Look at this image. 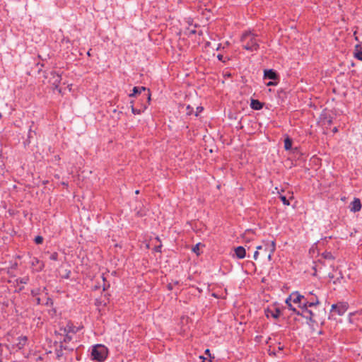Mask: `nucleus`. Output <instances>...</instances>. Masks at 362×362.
<instances>
[{
    "mask_svg": "<svg viewBox=\"0 0 362 362\" xmlns=\"http://www.w3.org/2000/svg\"><path fill=\"white\" fill-rule=\"evenodd\" d=\"M240 41L243 47L246 50L254 52L258 50L259 47L257 35L251 32L244 33L241 36Z\"/></svg>",
    "mask_w": 362,
    "mask_h": 362,
    "instance_id": "obj_1",
    "label": "nucleus"
},
{
    "mask_svg": "<svg viewBox=\"0 0 362 362\" xmlns=\"http://www.w3.org/2000/svg\"><path fill=\"white\" fill-rule=\"evenodd\" d=\"M108 355L107 348L103 344H96L93 346L91 351V358L96 362H103Z\"/></svg>",
    "mask_w": 362,
    "mask_h": 362,
    "instance_id": "obj_2",
    "label": "nucleus"
},
{
    "mask_svg": "<svg viewBox=\"0 0 362 362\" xmlns=\"http://www.w3.org/2000/svg\"><path fill=\"white\" fill-rule=\"evenodd\" d=\"M132 93L129 94V97H134L136 95H141L142 98L146 99L147 103H150L151 101V91L148 88L144 86H135L133 88Z\"/></svg>",
    "mask_w": 362,
    "mask_h": 362,
    "instance_id": "obj_3",
    "label": "nucleus"
},
{
    "mask_svg": "<svg viewBox=\"0 0 362 362\" xmlns=\"http://www.w3.org/2000/svg\"><path fill=\"white\" fill-rule=\"evenodd\" d=\"M349 308V304L346 302H338L332 305L331 311L336 313L338 315H343Z\"/></svg>",
    "mask_w": 362,
    "mask_h": 362,
    "instance_id": "obj_4",
    "label": "nucleus"
},
{
    "mask_svg": "<svg viewBox=\"0 0 362 362\" xmlns=\"http://www.w3.org/2000/svg\"><path fill=\"white\" fill-rule=\"evenodd\" d=\"M62 81V76L57 71H52L50 72V77L49 78V82L54 87V89L59 90L61 93V89L59 88V86Z\"/></svg>",
    "mask_w": 362,
    "mask_h": 362,
    "instance_id": "obj_5",
    "label": "nucleus"
},
{
    "mask_svg": "<svg viewBox=\"0 0 362 362\" xmlns=\"http://www.w3.org/2000/svg\"><path fill=\"white\" fill-rule=\"evenodd\" d=\"M296 315L308 320L310 322H315V320H314L315 314L308 308H303V310L296 312Z\"/></svg>",
    "mask_w": 362,
    "mask_h": 362,
    "instance_id": "obj_6",
    "label": "nucleus"
},
{
    "mask_svg": "<svg viewBox=\"0 0 362 362\" xmlns=\"http://www.w3.org/2000/svg\"><path fill=\"white\" fill-rule=\"evenodd\" d=\"M264 313L267 318L272 317L274 319H277L281 315V310L279 308L273 306L272 308H267L265 309Z\"/></svg>",
    "mask_w": 362,
    "mask_h": 362,
    "instance_id": "obj_7",
    "label": "nucleus"
},
{
    "mask_svg": "<svg viewBox=\"0 0 362 362\" xmlns=\"http://www.w3.org/2000/svg\"><path fill=\"white\" fill-rule=\"evenodd\" d=\"M276 250V243L274 241L268 242L264 243V252L267 254L269 260L272 259V256Z\"/></svg>",
    "mask_w": 362,
    "mask_h": 362,
    "instance_id": "obj_8",
    "label": "nucleus"
},
{
    "mask_svg": "<svg viewBox=\"0 0 362 362\" xmlns=\"http://www.w3.org/2000/svg\"><path fill=\"white\" fill-rule=\"evenodd\" d=\"M319 304H320V301L317 297H315V301H309L308 298H307L304 296V299H303V300H302L301 307H299V308H300V310H301L305 308L315 307Z\"/></svg>",
    "mask_w": 362,
    "mask_h": 362,
    "instance_id": "obj_9",
    "label": "nucleus"
},
{
    "mask_svg": "<svg viewBox=\"0 0 362 362\" xmlns=\"http://www.w3.org/2000/svg\"><path fill=\"white\" fill-rule=\"evenodd\" d=\"M56 336L58 337L59 341H63V344H68L72 340V337L68 334H63L62 332H55Z\"/></svg>",
    "mask_w": 362,
    "mask_h": 362,
    "instance_id": "obj_10",
    "label": "nucleus"
},
{
    "mask_svg": "<svg viewBox=\"0 0 362 362\" xmlns=\"http://www.w3.org/2000/svg\"><path fill=\"white\" fill-rule=\"evenodd\" d=\"M264 78L265 79H271L273 81H276V80H279V75L273 69H266L264 71Z\"/></svg>",
    "mask_w": 362,
    "mask_h": 362,
    "instance_id": "obj_11",
    "label": "nucleus"
},
{
    "mask_svg": "<svg viewBox=\"0 0 362 362\" xmlns=\"http://www.w3.org/2000/svg\"><path fill=\"white\" fill-rule=\"evenodd\" d=\"M78 328L75 327L72 323L69 322L65 327H62L59 329V332H62L63 334H70L74 333L76 334L78 332Z\"/></svg>",
    "mask_w": 362,
    "mask_h": 362,
    "instance_id": "obj_12",
    "label": "nucleus"
},
{
    "mask_svg": "<svg viewBox=\"0 0 362 362\" xmlns=\"http://www.w3.org/2000/svg\"><path fill=\"white\" fill-rule=\"evenodd\" d=\"M288 298H291V300L293 303H298V307H301V303L303 299H304V296L300 295L298 292L292 293Z\"/></svg>",
    "mask_w": 362,
    "mask_h": 362,
    "instance_id": "obj_13",
    "label": "nucleus"
},
{
    "mask_svg": "<svg viewBox=\"0 0 362 362\" xmlns=\"http://www.w3.org/2000/svg\"><path fill=\"white\" fill-rule=\"evenodd\" d=\"M361 209V201L358 198H354V201L350 204V210L353 212H358Z\"/></svg>",
    "mask_w": 362,
    "mask_h": 362,
    "instance_id": "obj_14",
    "label": "nucleus"
},
{
    "mask_svg": "<svg viewBox=\"0 0 362 362\" xmlns=\"http://www.w3.org/2000/svg\"><path fill=\"white\" fill-rule=\"evenodd\" d=\"M149 104L150 103H147V101H146L145 103H142L141 104L140 108H137L134 107V105H132V112L134 115H140L141 112H144V110L147 108Z\"/></svg>",
    "mask_w": 362,
    "mask_h": 362,
    "instance_id": "obj_15",
    "label": "nucleus"
},
{
    "mask_svg": "<svg viewBox=\"0 0 362 362\" xmlns=\"http://www.w3.org/2000/svg\"><path fill=\"white\" fill-rule=\"evenodd\" d=\"M235 254L238 259H243L246 255L245 249L243 246H238L235 249Z\"/></svg>",
    "mask_w": 362,
    "mask_h": 362,
    "instance_id": "obj_16",
    "label": "nucleus"
},
{
    "mask_svg": "<svg viewBox=\"0 0 362 362\" xmlns=\"http://www.w3.org/2000/svg\"><path fill=\"white\" fill-rule=\"evenodd\" d=\"M264 104L258 100L252 99L250 103V107L255 110H259L263 107Z\"/></svg>",
    "mask_w": 362,
    "mask_h": 362,
    "instance_id": "obj_17",
    "label": "nucleus"
},
{
    "mask_svg": "<svg viewBox=\"0 0 362 362\" xmlns=\"http://www.w3.org/2000/svg\"><path fill=\"white\" fill-rule=\"evenodd\" d=\"M354 55L357 59L362 62V50L359 45H356L355 46V51Z\"/></svg>",
    "mask_w": 362,
    "mask_h": 362,
    "instance_id": "obj_18",
    "label": "nucleus"
},
{
    "mask_svg": "<svg viewBox=\"0 0 362 362\" xmlns=\"http://www.w3.org/2000/svg\"><path fill=\"white\" fill-rule=\"evenodd\" d=\"M28 339L26 337H21L18 338V343L17 344V347L19 349H21L24 347L26 344Z\"/></svg>",
    "mask_w": 362,
    "mask_h": 362,
    "instance_id": "obj_19",
    "label": "nucleus"
},
{
    "mask_svg": "<svg viewBox=\"0 0 362 362\" xmlns=\"http://www.w3.org/2000/svg\"><path fill=\"white\" fill-rule=\"evenodd\" d=\"M292 147V140L289 137H286L284 139V148L288 151L290 150Z\"/></svg>",
    "mask_w": 362,
    "mask_h": 362,
    "instance_id": "obj_20",
    "label": "nucleus"
},
{
    "mask_svg": "<svg viewBox=\"0 0 362 362\" xmlns=\"http://www.w3.org/2000/svg\"><path fill=\"white\" fill-rule=\"evenodd\" d=\"M291 301V298H287L286 300V304L287 305L289 310H292L293 313L296 314V312H298V310H296V308L292 305Z\"/></svg>",
    "mask_w": 362,
    "mask_h": 362,
    "instance_id": "obj_21",
    "label": "nucleus"
},
{
    "mask_svg": "<svg viewBox=\"0 0 362 362\" xmlns=\"http://www.w3.org/2000/svg\"><path fill=\"white\" fill-rule=\"evenodd\" d=\"M60 344V347H62L64 350L68 351H72L74 349V347H71L66 344H63V341H59Z\"/></svg>",
    "mask_w": 362,
    "mask_h": 362,
    "instance_id": "obj_22",
    "label": "nucleus"
},
{
    "mask_svg": "<svg viewBox=\"0 0 362 362\" xmlns=\"http://www.w3.org/2000/svg\"><path fill=\"white\" fill-rule=\"evenodd\" d=\"M28 281H29L28 276H24L23 278H19V279H16V282L18 284H28Z\"/></svg>",
    "mask_w": 362,
    "mask_h": 362,
    "instance_id": "obj_23",
    "label": "nucleus"
},
{
    "mask_svg": "<svg viewBox=\"0 0 362 362\" xmlns=\"http://www.w3.org/2000/svg\"><path fill=\"white\" fill-rule=\"evenodd\" d=\"M322 257L327 259H334V256L330 252H325L322 253Z\"/></svg>",
    "mask_w": 362,
    "mask_h": 362,
    "instance_id": "obj_24",
    "label": "nucleus"
},
{
    "mask_svg": "<svg viewBox=\"0 0 362 362\" xmlns=\"http://www.w3.org/2000/svg\"><path fill=\"white\" fill-rule=\"evenodd\" d=\"M63 351H64V349L62 347H60V344H59L58 348L56 349V354L58 358H59L64 355Z\"/></svg>",
    "mask_w": 362,
    "mask_h": 362,
    "instance_id": "obj_25",
    "label": "nucleus"
},
{
    "mask_svg": "<svg viewBox=\"0 0 362 362\" xmlns=\"http://www.w3.org/2000/svg\"><path fill=\"white\" fill-rule=\"evenodd\" d=\"M279 199H281V201L283 202V204L284 205L288 206L290 204V203H289L288 200L287 199V198L286 197V196L280 194Z\"/></svg>",
    "mask_w": 362,
    "mask_h": 362,
    "instance_id": "obj_26",
    "label": "nucleus"
},
{
    "mask_svg": "<svg viewBox=\"0 0 362 362\" xmlns=\"http://www.w3.org/2000/svg\"><path fill=\"white\" fill-rule=\"evenodd\" d=\"M43 238L41 235H37L35 238L34 241L37 245L42 244L43 243Z\"/></svg>",
    "mask_w": 362,
    "mask_h": 362,
    "instance_id": "obj_27",
    "label": "nucleus"
},
{
    "mask_svg": "<svg viewBox=\"0 0 362 362\" xmlns=\"http://www.w3.org/2000/svg\"><path fill=\"white\" fill-rule=\"evenodd\" d=\"M201 245L202 244L200 243H197L192 248V251L195 252L197 255H199V245Z\"/></svg>",
    "mask_w": 362,
    "mask_h": 362,
    "instance_id": "obj_28",
    "label": "nucleus"
},
{
    "mask_svg": "<svg viewBox=\"0 0 362 362\" xmlns=\"http://www.w3.org/2000/svg\"><path fill=\"white\" fill-rule=\"evenodd\" d=\"M264 247V245H259V246L257 247V250L254 253V259H257V256L259 255V250H261L262 249H263Z\"/></svg>",
    "mask_w": 362,
    "mask_h": 362,
    "instance_id": "obj_29",
    "label": "nucleus"
},
{
    "mask_svg": "<svg viewBox=\"0 0 362 362\" xmlns=\"http://www.w3.org/2000/svg\"><path fill=\"white\" fill-rule=\"evenodd\" d=\"M33 134H36V132L32 130V126H30L28 131V140L30 141V139L33 138Z\"/></svg>",
    "mask_w": 362,
    "mask_h": 362,
    "instance_id": "obj_30",
    "label": "nucleus"
},
{
    "mask_svg": "<svg viewBox=\"0 0 362 362\" xmlns=\"http://www.w3.org/2000/svg\"><path fill=\"white\" fill-rule=\"evenodd\" d=\"M49 259L53 261H57L58 259V253L56 252L52 253L49 256Z\"/></svg>",
    "mask_w": 362,
    "mask_h": 362,
    "instance_id": "obj_31",
    "label": "nucleus"
},
{
    "mask_svg": "<svg viewBox=\"0 0 362 362\" xmlns=\"http://www.w3.org/2000/svg\"><path fill=\"white\" fill-rule=\"evenodd\" d=\"M186 110H187V112H186L187 115H190L192 112L193 108L191 107L189 105H187Z\"/></svg>",
    "mask_w": 362,
    "mask_h": 362,
    "instance_id": "obj_32",
    "label": "nucleus"
},
{
    "mask_svg": "<svg viewBox=\"0 0 362 362\" xmlns=\"http://www.w3.org/2000/svg\"><path fill=\"white\" fill-rule=\"evenodd\" d=\"M278 84V82L275 81H269L267 83V86H276Z\"/></svg>",
    "mask_w": 362,
    "mask_h": 362,
    "instance_id": "obj_33",
    "label": "nucleus"
},
{
    "mask_svg": "<svg viewBox=\"0 0 362 362\" xmlns=\"http://www.w3.org/2000/svg\"><path fill=\"white\" fill-rule=\"evenodd\" d=\"M161 247H162V245L156 246L155 248H154V250L156 252H161Z\"/></svg>",
    "mask_w": 362,
    "mask_h": 362,
    "instance_id": "obj_34",
    "label": "nucleus"
},
{
    "mask_svg": "<svg viewBox=\"0 0 362 362\" xmlns=\"http://www.w3.org/2000/svg\"><path fill=\"white\" fill-rule=\"evenodd\" d=\"M217 58H218V59L219 61H221V62H226V60L224 59V57H223V56L222 54H218V55L217 56Z\"/></svg>",
    "mask_w": 362,
    "mask_h": 362,
    "instance_id": "obj_35",
    "label": "nucleus"
},
{
    "mask_svg": "<svg viewBox=\"0 0 362 362\" xmlns=\"http://www.w3.org/2000/svg\"><path fill=\"white\" fill-rule=\"evenodd\" d=\"M71 274V271H68L66 275L64 276L65 279H69Z\"/></svg>",
    "mask_w": 362,
    "mask_h": 362,
    "instance_id": "obj_36",
    "label": "nucleus"
},
{
    "mask_svg": "<svg viewBox=\"0 0 362 362\" xmlns=\"http://www.w3.org/2000/svg\"><path fill=\"white\" fill-rule=\"evenodd\" d=\"M200 358L202 359V362H212L211 360H207L206 358H205L204 357H202L201 356Z\"/></svg>",
    "mask_w": 362,
    "mask_h": 362,
    "instance_id": "obj_37",
    "label": "nucleus"
},
{
    "mask_svg": "<svg viewBox=\"0 0 362 362\" xmlns=\"http://www.w3.org/2000/svg\"><path fill=\"white\" fill-rule=\"evenodd\" d=\"M36 262H37V263H38V262H39V261H38V259H35V261L33 262V264H35V263H36Z\"/></svg>",
    "mask_w": 362,
    "mask_h": 362,
    "instance_id": "obj_38",
    "label": "nucleus"
},
{
    "mask_svg": "<svg viewBox=\"0 0 362 362\" xmlns=\"http://www.w3.org/2000/svg\"><path fill=\"white\" fill-rule=\"evenodd\" d=\"M36 262H37V263H38V262H39V261H38V259H35V261L33 262V264H35V263H36Z\"/></svg>",
    "mask_w": 362,
    "mask_h": 362,
    "instance_id": "obj_39",
    "label": "nucleus"
},
{
    "mask_svg": "<svg viewBox=\"0 0 362 362\" xmlns=\"http://www.w3.org/2000/svg\"><path fill=\"white\" fill-rule=\"evenodd\" d=\"M36 262H37V263H38V262H39V261H38V259H35V261L33 262V264H35V263H36Z\"/></svg>",
    "mask_w": 362,
    "mask_h": 362,
    "instance_id": "obj_40",
    "label": "nucleus"
},
{
    "mask_svg": "<svg viewBox=\"0 0 362 362\" xmlns=\"http://www.w3.org/2000/svg\"><path fill=\"white\" fill-rule=\"evenodd\" d=\"M205 353H206V354H209V355L210 356V354H209V349H206V350L205 351Z\"/></svg>",
    "mask_w": 362,
    "mask_h": 362,
    "instance_id": "obj_41",
    "label": "nucleus"
},
{
    "mask_svg": "<svg viewBox=\"0 0 362 362\" xmlns=\"http://www.w3.org/2000/svg\"><path fill=\"white\" fill-rule=\"evenodd\" d=\"M190 33L192 34H195L196 33V31L194 30H192L190 31Z\"/></svg>",
    "mask_w": 362,
    "mask_h": 362,
    "instance_id": "obj_42",
    "label": "nucleus"
},
{
    "mask_svg": "<svg viewBox=\"0 0 362 362\" xmlns=\"http://www.w3.org/2000/svg\"><path fill=\"white\" fill-rule=\"evenodd\" d=\"M308 300H309V301H315V298H312L311 299H308Z\"/></svg>",
    "mask_w": 362,
    "mask_h": 362,
    "instance_id": "obj_43",
    "label": "nucleus"
},
{
    "mask_svg": "<svg viewBox=\"0 0 362 362\" xmlns=\"http://www.w3.org/2000/svg\"><path fill=\"white\" fill-rule=\"evenodd\" d=\"M333 132H337V127H334V129H333Z\"/></svg>",
    "mask_w": 362,
    "mask_h": 362,
    "instance_id": "obj_44",
    "label": "nucleus"
},
{
    "mask_svg": "<svg viewBox=\"0 0 362 362\" xmlns=\"http://www.w3.org/2000/svg\"><path fill=\"white\" fill-rule=\"evenodd\" d=\"M168 288H169V289H170V290H171V289H172V286H171V285H170V284H169V285H168Z\"/></svg>",
    "mask_w": 362,
    "mask_h": 362,
    "instance_id": "obj_45",
    "label": "nucleus"
},
{
    "mask_svg": "<svg viewBox=\"0 0 362 362\" xmlns=\"http://www.w3.org/2000/svg\"><path fill=\"white\" fill-rule=\"evenodd\" d=\"M90 50H89V51L87 52V54H88V56H90Z\"/></svg>",
    "mask_w": 362,
    "mask_h": 362,
    "instance_id": "obj_46",
    "label": "nucleus"
}]
</instances>
